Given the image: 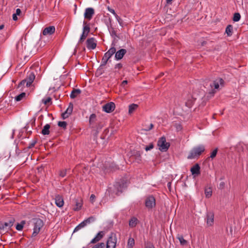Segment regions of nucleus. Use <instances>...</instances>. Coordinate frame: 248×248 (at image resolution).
Returning <instances> with one entry per match:
<instances>
[{
	"instance_id": "3",
	"label": "nucleus",
	"mask_w": 248,
	"mask_h": 248,
	"mask_svg": "<svg viewBox=\"0 0 248 248\" xmlns=\"http://www.w3.org/2000/svg\"><path fill=\"white\" fill-rule=\"evenodd\" d=\"M33 223V232L32 234V237H35L40 232L41 228L44 226L43 220L40 218H33L32 219Z\"/></svg>"
},
{
	"instance_id": "24",
	"label": "nucleus",
	"mask_w": 248,
	"mask_h": 248,
	"mask_svg": "<svg viewBox=\"0 0 248 248\" xmlns=\"http://www.w3.org/2000/svg\"><path fill=\"white\" fill-rule=\"evenodd\" d=\"M138 219L136 217H132L131 219L129 220V225L131 228L135 227L136 225L137 224Z\"/></svg>"
},
{
	"instance_id": "18",
	"label": "nucleus",
	"mask_w": 248,
	"mask_h": 248,
	"mask_svg": "<svg viewBox=\"0 0 248 248\" xmlns=\"http://www.w3.org/2000/svg\"><path fill=\"white\" fill-rule=\"evenodd\" d=\"M74 203H75V206L73 208L74 211L79 210L82 206V202L80 199H75Z\"/></svg>"
},
{
	"instance_id": "22",
	"label": "nucleus",
	"mask_w": 248,
	"mask_h": 248,
	"mask_svg": "<svg viewBox=\"0 0 248 248\" xmlns=\"http://www.w3.org/2000/svg\"><path fill=\"white\" fill-rule=\"evenodd\" d=\"M50 126L49 124H46L43 127L41 133L43 135H48L50 133L49 128Z\"/></svg>"
},
{
	"instance_id": "12",
	"label": "nucleus",
	"mask_w": 248,
	"mask_h": 248,
	"mask_svg": "<svg viewBox=\"0 0 248 248\" xmlns=\"http://www.w3.org/2000/svg\"><path fill=\"white\" fill-rule=\"evenodd\" d=\"M94 13V11L93 8H88L85 10V12L84 13V17L89 20H90L92 16Z\"/></svg>"
},
{
	"instance_id": "45",
	"label": "nucleus",
	"mask_w": 248,
	"mask_h": 248,
	"mask_svg": "<svg viewBox=\"0 0 248 248\" xmlns=\"http://www.w3.org/2000/svg\"><path fill=\"white\" fill-rule=\"evenodd\" d=\"M51 101V98L50 97H47L46 99H43L42 102L45 104L46 105Z\"/></svg>"
},
{
	"instance_id": "29",
	"label": "nucleus",
	"mask_w": 248,
	"mask_h": 248,
	"mask_svg": "<svg viewBox=\"0 0 248 248\" xmlns=\"http://www.w3.org/2000/svg\"><path fill=\"white\" fill-rule=\"evenodd\" d=\"M86 24H87L86 22L83 21V24L84 26L83 27V30L82 32L88 34L89 32H90V27L88 25H87Z\"/></svg>"
},
{
	"instance_id": "50",
	"label": "nucleus",
	"mask_w": 248,
	"mask_h": 248,
	"mask_svg": "<svg viewBox=\"0 0 248 248\" xmlns=\"http://www.w3.org/2000/svg\"><path fill=\"white\" fill-rule=\"evenodd\" d=\"M34 78H29V81H27L26 82V86L27 87H30L31 83L33 82V80Z\"/></svg>"
},
{
	"instance_id": "14",
	"label": "nucleus",
	"mask_w": 248,
	"mask_h": 248,
	"mask_svg": "<svg viewBox=\"0 0 248 248\" xmlns=\"http://www.w3.org/2000/svg\"><path fill=\"white\" fill-rule=\"evenodd\" d=\"M126 53V50L124 48L121 49L120 50L116 51L115 53V58L117 60H121L123 58L124 56Z\"/></svg>"
},
{
	"instance_id": "63",
	"label": "nucleus",
	"mask_w": 248,
	"mask_h": 248,
	"mask_svg": "<svg viewBox=\"0 0 248 248\" xmlns=\"http://www.w3.org/2000/svg\"><path fill=\"white\" fill-rule=\"evenodd\" d=\"M109 11L112 13L114 15H115V11L113 9H111V10H109Z\"/></svg>"
},
{
	"instance_id": "55",
	"label": "nucleus",
	"mask_w": 248,
	"mask_h": 248,
	"mask_svg": "<svg viewBox=\"0 0 248 248\" xmlns=\"http://www.w3.org/2000/svg\"><path fill=\"white\" fill-rule=\"evenodd\" d=\"M95 199V196L94 194H92L90 196V201L93 202Z\"/></svg>"
},
{
	"instance_id": "11",
	"label": "nucleus",
	"mask_w": 248,
	"mask_h": 248,
	"mask_svg": "<svg viewBox=\"0 0 248 248\" xmlns=\"http://www.w3.org/2000/svg\"><path fill=\"white\" fill-rule=\"evenodd\" d=\"M73 109V104L72 103H70L68 107L65 110V111L62 114V117L63 119H65L69 117V116L72 113Z\"/></svg>"
},
{
	"instance_id": "51",
	"label": "nucleus",
	"mask_w": 248,
	"mask_h": 248,
	"mask_svg": "<svg viewBox=\"0 0 248 248\" xmlns=\"http://www.w3.org/2000/svg\"><path fill=\"white\" fill-rule=\"evenodd\" d=\"M159 76L160 77H162V76L169 77V76H171L170 75V74L168 72H165L160 73V74H159Z\"/></svg>"
},
{
	"instance_id": "5",
	"label": "nucleus",
	"mask_w": 248,
	"mask_h": 248,
	"mask_svg": "<svg viewBox=\"0 0 248 248\" xmlns=\"http://www.w3.org/2000/svg\"><path fill=\"white\" fill-rule=\"evenodd\" d=\"M40 69L39 67H31L29 70H25V72H27V78H35L36 77H39L40 76Z\"/></svg>"
},
{
	"instance_id": "21",
	"label": "nucleus",
	"mask_w": 248,
	"mask_h": 248,
	"mask_svg": "<svg viewBox=\"0 0 248 248\" xmlns=\"http://www.w3.org/2000/svg\"><path fill=\"white\" fill-rule=\"evenodd\" d=\"M15 222L14 218L10 219L8 222H5L3 224L4 226V228H5V230L7 231L8 229H10L14 224Z\"/></svg>"
},
{
	"instance_id": "35",
	"label": "nucleus",
	"mask_w": 248,
	"mask_h": 248,
	"mask_svg": "<svg viewBox=\"0 0 248 248\" xmlns=\"http://www.w3.org/2000/svg\"><path fill=\"white\" fill-rule=\"evenodd\" d=\"M87 224H90L95 220V217L92 216L84 220Z\"/></svg>"
},
{
	"instance_id": "60",
	"label": "nucleus",
	"mask_w": 248,
	"mask_h": 248,
	"mask_svg": "<svg viewBox=\"0 0 248 248\" xmlns=\"http://www.w3.org/2000/svg\"><path fill=\"white\" fill-rule=\"evenodd\" d=\"M127 83V80H124L122 83V86L124 87Z\"/></svg>"
},
{
	"instance_id": "52",
	"label": "nucleus",
	"mask_w": 248,
	"mask_h": 248,
	"mask_svg": "<svg viewBox=\"0 0 248 248\" xmlns=\"http://www.w3.org/2000/svg\"><path fill=\"white\" fill-rule=\"evenodd\" d=\"M3 232H6L5 230V228H4V224L2 223H0V232L1 233Z\"/></svg>"
},
{
	"instance_id": "32",
	"label": "nucleus",
	"mask_w": 248,
	"mask_h": 248,
	"mask_svg": "<svg viewBox=\"0 0 248 248\" xmlns=\"http://www.w3.org/2000/svg\"><path fill=\"white\" fill-rule=\"evenodd\" d=\"M26 95V93H21L19 94V95H17L15 97V100L16 101H21Z\"/></svg>"
},
{
	"instance_id": "46",
	"label": "nucleus",
	"mask_w": 248,
	"mask_h": 248,
	"mask_svg": "<svg viewBox=\"0 0 248 248\" xmlns=\"http://www.w3.org/2000/svg\"><path fill=\"white\" fill-rule=\"evenodd\" d=\"M154 148V144L152 143H150V144L148 146H146L145 147V150L146 151H149L151 149H152Z\"/></svg>"
},
{
	"instance_id": "42",
	"label": "nucleus",
	"mask_w": 248,
	"mask_h": 248,
	"mask_svg": "<svg viewBox=\"0 0 248 248\" xmlns=\"http://www.w3.org/2000/svg\"><path fill=\"white\" fill-rule=\"evenodd\" d=\"M88 34L82 32V35L80 37V38L79 39V43L82 42L85 39V38L87 37V36H88Z\"/></svg>"
},
{
	"instance_id": "34",
	"label": "nucleus",
	"mask_w": 248,
	"mask_h": 248,
	"mask_svg": "<svg viewBox=\"0 0 248 248\" xmlns=\"http://www.w3.org/2000/svg\"><path fill=\"white\" fill-rule=\"evenodd\" d=\"M58 125L64 129H65L66 128L67 126V123L65 121H60L58 122Z\"/></svg>"
},
{
	"instance_id": "58",
	"label": "nucleus",
	"mask_w": 248,
	"mask_h": 248,
	"mask_svg": "<svg viewBox=\"0 0 248 248\" xmlns=\"http://www.w3.org/2000/svg\"><path fill=\"white\" fill-rule=\"evenodd\" d=\"M111 35L112 36L113 35H114L115 36H117V35H116V31L113 29L112 31H111Z\"/></svg>"
},
{
	"instance_id": "37",
	"label": "nucleus",
	"mask_w": 248,
	"mask_h": 248,
	"mask_svg": "<svg viewBox=\"0 0 248 248\" xmlns=\"http://www.w3.org/2000/svg\"><path fill=\"white\" fill-rule=\"evenodd\" d=\"M178 239H179L180 243L182 245H185L187 244V241L184 239L183 237L181 236H179L178 237Z\"/></svg>"
},
{
	"instance_id": "62",
	"label": "nucleus",
	"mask_w": 248,
	"mask_h": 248,
	"mask_svg": "<svg viewBox=\"0 0 248 248\" xmlns=\"http://www.w3.org/2000/svg\"><path fill=\"white\" fill-rule=\"evenodd\" d=\"M146 248H155L153 245H150L146 247Z\"/></svg>"
},
{
	"instance_id": "64",
	"label": "nucleus",
	"mask_w": 248,
	"mask_h": 248,
	"mask_svg": "<svg viewBox=\"0 0 248 248\" xmlns=\"http://www.w3.org/2000/svg\"><path fill=\"white\" fill-rule=\"evenodd\" d=\"M186 105L188 107H190V105L189 104V103L188 102H186Z\"/></svg>"
},
{
	"instance_id": "17",
	"label": "nucleus",
	"mask_w": 248,
	"mask_h": 248,
	"mask_svg": "<svg viewBox=\"0 0 248 248\" xmlns=\"http://www.w3.org/2000/svg\"><path fill=\"white\" fill-rule=\"evenodd\" d=\"M104 235V232L103 231L99 232L95 236V237L93 238L90 243L94 244L100 241L103 237Z\"/></svg>"
},
{
	"instance_id": "1",
	"label": "nucleus",
	"mask_w": 248,
	"mask_h": 248,
	"mask_svg": "<svg viewBox=\"0 0 248 248\" xmlns=\"http://www.w3.org/2000/svg\"><path fill=\"white\" fill-rule=\"evenodd\" d=\"M224 86V80L223 78H216V80L210 83V89L209 92L206 93V96L208 99H210L214 96L215 94L219 89V87Z\"/></svg>"
},
{
	"instance_id": "61",
	"label": "nucleus",
	"mask_w": 248,
	"mask_h": 248,
	"mask_svg": "<svg viewBox=\"0 0 248 248\" xmlns=\"http://www.w3.org/2000/svg\"><path fill=\"white\" fill-rule=\"evenodd\" d=\"M13 19L14 20H16L17 19V15L16 14L13 15Z\"/></svg>"
},
{
	"instance_id": "9",
	"label": "nucleus",
	"mask_w": 248,
	"mask_h": 248,
	"mask_svg": "<svg viewBox=\"0 0 248 248\" xmlns=\"http://www.w3.org/2000/svg\"><path fill=\"white\" fill-rule=\"evenodd\" d=\"M146 207L148 209H152L155 205V200L153 196L148 197L145 202Z\"/></svg>"
},
{
	"instance_id": "48",
	"label": "nucleus",
	"mask_w": 248,
	"mask_h": 248,
	"mask_svg": "<svg viewBox=\"0 0 248 248\" xmlns=\"http://www.w3.org/2000/svg\"><path fill=\"white\" fill-rule=\"evenodd\" d=\"M174 126L178 131H180L182 129V125L180 124L176 123Z\"/></svg>"
},
{
	"instance_id": "41",
	"label": "nucleus",
	"mask_w": 248,
	"mask_h": 248,
	"mask_svg": "<svg viewBox=\"0 0 248 248\" xmlns=\"http://www.w3.org/2000/svg\"><path fill=\"white\" fill-rule=\"evenodd\" d=\"M136 160L137 162L140 163L141 160V157L139 152H137L135 155Z\"/></svg>"
},
{
	"instance_id": "15",
	"label": "nucleus",
	"mask_w": 248,
	"mask_h": 248,
	"mask_svg": "<svg viewBox=\"0 0 248 248\" xmlns=\"http://www.w3.org/2000/svg\"><path fill=\"white\" fill-rule=\"evenodd\" d=\"M55 28L54 26H49L46 28L43 31V34L44 35H51L55 32Z\"/></svg>"
},
{
	"instance_id": "28",
	"label": "nucleus",
	"mask_w": 248,
	"mask_h": 248,
	"mask_svg": "<svg viewBox=\"0 0 248 248\" xmlns=\"http://www.w3.org/2000/svg\"><path fill=\"white\" fill-rule=\"evenodd\" d=\"M138 107V105L135 104H132L129 106V113L131 114Z\"/></svg>"
},
{
	"instance_id": "43",
	"label": "nucleus",
	"mask_w": 248,
	"mask_h": 248,
	"mask_svg": "<svg viewBox=\"0 0 248 248\" xmlns=\"http://www.w3.org/2000/svg\"><path fill=\"white\" fill-rule=\"evenodd\" d=\"M54 83H56V84H55V86L52 87V89L55 90L59 89L61 85V82L57 83V81H56L55 79H54Z\"/></svg>"
},
{
	"instance_id": "30",
	"label": "nucleus",
	"mask_w": 248,
	"mask_h": 248,
	"mask_svg": "<svg viewBox=\"0 0 248 248\" xmlns=\"http://www.w3.org/2000/svg\"><path fill=\"white\" fill-rule=\"evenodd\" d=\"M232 26L231 25H228L226 29V33L228 36H231L232 34Z\"/></svg>"
},
{
	"instance_id": "31",
	"label": "nucleus",
	"mask_w": 248,
	"mask_h": 248,
	"mask_svg": "<svg viewBox=\"0 0 248 248\" xmlns=\"http://www.w3.org/2000/svg\"><path fill=\"white\" fill-rule=\"evenodd\" d=\"M96 119V116L95 114H92L90 115L89 118V123L91 124H93Z\"/></svg>"
},
{
	"instance_id": "2",
	"label": "nucleus",
	"mask_w": 248,
	"mask_h": 248,
	"mask_svg": "<svg viewBox=\"0 0 248 248\" xmlns=\"http://www.w3.org/2000/svg\"><path fill=\"white\" fill-rule=\"evenodd\" d=\"M205 151V147L203 145H200L194 147L189 152L187 156V158L192 159L199 157Z\"/></svg>"
},
{
	"instance_id": "23",
	"label": "nucleus",
	"mask_w": 248,
	"mask_h": 248,
	"mask_svg": "<svg viewBox=\"0 0 248 248\" xmlns=\"http://www.w3.org/2000/svg\"><path fill=\"white\" fill-rule=\"evenodd\" d=\"M81 93V90L79 89H74L70 94V97L74 99L78 96Z\"/></svg>"
},
{
	"instance_id": "26",
	"label": "nucleus",
	"mask_w": 248,
	"mask_h": 248,
	"mask_svg": "<svg viewBox=\"0 0 248 248\" xmlns=\"http://www.w3.org/2000/svg\"><path fill=\"white\" fill-rule=\"evenodd\" d=\"M135 245L134 239L131 237L129 238L127 241V248H133Z\"/></svg>"
},
{
	"instance_id": "36",
	"label": "nucleus",
	"mask_w": 248,
	"mask_h": 248,
	"mask_svg": "<svg viewBox=\"0 0 248 248\" xmlns=\"http://www.w3.org/2000/svg\"><path fill=\"white\" fill-rule=\"evenodd\" d=\"M105 247L104 243H99L93 246L92 248H104Z\"/></svg>"
},
{
	"instance_id": "8",
	"label": "nucleus",
	"mask_w": 248,
	"mask_h": 248,
	"mask_svg": "<svg viewBox=\"0 0 248 248\" xmlns=\"http://www.w3.org/2000/svg\"><path fill=\"white\" fill-rule=\"evenodd\" d=\"M159 149L161 151H166L170 147V143L167 142L165 137H161L157 142Z\"/></svg>"
},
{
	"instance_id": "10",
	"label": "nucleus",
	"mask_w": 248,
	"mask_h": 248,
	"mask_svg": "<svg viewBox=\"0 0 248 248\" xmlns=\"http://www.w3.org/2000/svg\"><path fill=\"white\" fill-rule=\"evenodd\" d=\"M115 108V104L113 102H109L103 106V110L107 113H110L114 110Z\"/></svg>"
},
{
	"instance_id": "13",
	"label": "nucleus",
	"mask_w": 248,
	"mask_h": 248,
	"mask_svg": "<svg viewBox=\"0 0 248 248\" xmlns=\"http://www.w3.org/2000/svg\"><path fill=\"white\" fill-rule=\"evenodd\" d=\"M55 204L59 207H62L63 206L64 201L62 196L57 195L55 196Z\"/></svg>"
},
{
	"instance_id": "6",
	"label": "nucleus",
	"mask_w": 248,
	"mask_h": 248,
	"mask_svg": "<svg viewBox=\"0 0 248 248\" xmlns=\"http://www.w3.org/2000/svg\"><path fill=\"white\" fill-rule=\"evenodd\" d=\"M117 240L116 234L111 232L108 239L106 248H115Z\"/></svg>"
},
{
	"instance_id": "47",
	"label": "nucleus",
	"mask_w": 248,
	"mask_h": 248,
	"mask_svg": "<svg viewBox=\"0 0 248 248\" xmlns=\"http://www.w3.org/2000/svg\"><path fill=\"white\" fill-rule=\"evenodd\" d=\"M26 79H24L23 80H22L18 85V86H17V88H22V86H23L25 84H26Z\"/></svg>"
},
{
	"instance_id": "57",
	"label": "nucleus",
	"mask_w": 248,
	"mask_h": 248,
	"mask_svg": "<svg viewBox=\"0 0 248 248\" xmlns=\"http://www.w3.org/2000/svg\"><path fill=\"white\" fill-rule=\"evenodd\" d=\"M80 225L81 227L82 228H83V227H84L85 226H86L87 224H86V223L85 222V220L83 221L82 222H81L80 223Z\"/></svg>"
},
{
	"instance_id": "27",
	"label": "nucleus",
	"mask_w": 248,
	"mask_h": 248,
	"mask_svg": "<svg viewBox=\"0 0 248 248\" xmlns=\"http://www.w3.org/2000/svg\"><path fill=\"white\" fill-rule=\"evenodd\" d=\"M26 223V221L25 220H22L20 222V223H17L16 225V228L17 231H21L22 230L24 225Z\"/></svg>"
},
{
	"instance_id": "7",
	"label": "nucleus",
	"mask_w": 248,
	"mask_h": 248,
	"mask_svg": "<svg viewBox=\"0 0 248 248\" xmlns=\"http://www.w3.org/2000/svg\"><path fill=\"white\" fill-rule=\"evenodd\" d=\"M114 187L117 191L116 194H119V193H121L126 188V182L124 179L120 180V181L116 182L114 185Z\"/></svg>"
},
{
	"instance_id": "44",
	"label": "nucleus",
	"mask_w": 248,
	"mask_h": 248,
	"mask_svg": "<svg viewBox=\"0 0 248 248\" xmlns=\"http://www.w3.org/2000/svg\"><path fill=\"white\" fill-rule=\"evenodd\" d=\"M217 148H216L211 153L210 157L212 159L214 158V157H215L217 155Z\"/></svg>"
},
{
	"instance_id": "4",
	"label": "nucleus",
	"mask_w": 248,
	"mask_h": 248,
	"mask_svg": "<svg viewBox=\"0 0 248 248\" xmlns=\"http://www.w3.org/2000/svg\"><path fill=\"white\" fill-rule=\"evenodd\" d=\"M113 46H112L104 55L102 59L101 66H104L107 63V62L110 58L116 52V48H115V44H112Z\"/></svg>"
},
{
	"instance_id": "53",
	"label": "nucleus",
	"mask_w": 248,
	"mask_h": 248,
	"mask_svg": "<svg viewBox=\"0 0 248 248\" xmlns=\"http://www.w3.org/2000/svg\"><path fill=\"white\" fill-rule=\"evenodd\" d=\"M82 229L80 224H79L74 229V232H77Z\"/></svg>"
},
{
	"instance_id": "16",
	"label": "nucleus",
	"mask_w": 248,
	"mask_h": 248,
	"mask_svg": "<svg viewBox=\"0 0 248 248\" xmlns=\"http://www.w3.org/2000/svg\"><path fill=\"white\" fill-rule=\"evenodd\" d=\"M87 47L89 49H94L96 46V44L93 38L88 39L87 41Z\"/></svg>"
},
{
	"instance_id": "49",
	"label": "nucleus",
	"mask_w": 248,
	"mask_h": 248,
	"mask_svg": "<svg viewBox=\"0 0 248 248\" xmlns=\"http://www.w3.org/2000/svg\"><path fill=\"white\" fill-rule=\"evenodd\" d=\"M36 143V140H32L31 143H29V146L28 147V148L31 149V148H32L33 147H34V146L35 145Z\"/></svg>"
},
{
	"instance_id": "39",
	"label": "nucleus",
	"mask_w": 248,
	"mask_h": 248,
	"mask_svg": "<svg viewBox=\"0 0 248 248\" xmlns=\"http://www.w3.org/2000/svg\"><path fill=\"white\" fill-rule=\"evenodd\" d=\"M66 170H60L59 172V175L62 177H64L66 175Z\"/></svg>"
},
{
	"instance_id": "25",
	"label": "nucleus",
	"mask_w": 248,
	"mask_h": 248,
	"mask_svg": "<svg viewBox=\"0 0 248 248\" xmlns=\"http://www.w3.org/2000/svg\"><path fill=\"white\" fill-rule=\"evenodd\" d=\"M204 193L205 197L207 198L211 197L212 195V189L211 187H206L204 190Z\"/></svg>"
},
{
	"instance_id": "33",
	"label": "nucleus",
	"mask_w": 248,
	"mask_h": 248,
	"mask_svg": "<svg viewBox=\"0 0 248 248\" xmlns=\"http://www.w3.org/2000/svg\"><path fill=\"white\" fill-rule=\"evenodd\" d=\"M241 17V16L239 13H235L233 15V20L234 22L238 21Z\"/></svg>"
},
{
	"instance_id": "38",
	"label": "nucleus",
	"mask_w": 248,
	"mask_h": 248,
	"mask_svg": "<svg viewBox=\"0 0 248 248\" xmlns=\"http://www.w3.org/2000/svg\"><path fill=\"white\" fill-rule=\"evenodd\" d=\"M102 66H101V65H100V67H99V68H98L96 71V73H95V76L96 77H99L102 74V72L103 71V69H102V68L101 67Z\"/></svg>"
},
{
	"instance_id": "19",
	"label": "nucleus",
	"mask_w": 248,
	"mask_h": 248,
	"mask_svg": "<svg viewBox=\"0 0 248 248\" xmlns=\"http://www.w3.org/2000/svg\"><path fill=\"white\" fill-rule=\"evenodd\" d=\"M214 222V214L212 213H208L206 215V223L208 225L211 226Z\"/></svg>"
},
{
	"instance_id": "59",
	"label": "nucleus",
	"mask_w": 248,
	"mask_h": 248,
	"mask_svg": "<svg viewBox=\"0 0 248 248\" xmlns=\"http://www.w3.org/2000/svg\"><path fill=\"white\" fill-rule=\"evenodd\" d=\"M21 13V10L19 9H17L16 10V15H19Z\"/></svg>"
},
{
	"instance_id": "56",
	"label": "nucleus",
	"mask_w": 248,
	"mask_h": 248,
	"mask_svg": "<svg viewBox=\"0 0 248 248\" xmlns=\"http://www.w3.org/2000/svg\"><path fill=\"white\" fill-rule=\"evenodd\" d=\"M80 225L81 227L82 228H83V227H84L85 226H86L87 224H86V223L85 222V220L83 221L82 222H81L80 223Z\"/></svg>"
},
{
	"instance_id": "40",
	"label": "nucleus",
	"mask_w": 248,
	"mask_h": 248,
	"mask_svg": "<svg viewBox=\"0 0 248 248\" xmlns=\"http://www.w3.org/2000/svg\"><path fill=\"white\" fill-rule=\"evenodd\" d=\"M153 127L154 125L153 124H150L149 125L146 124L145 125V128L143 129V130L144 131H148L152 129L153 128Z\"/></svg>"
},
{
	"instance_id": "54",
	"label": "nucleus",
	"mask_w": 248,
	"mask_h": 248,
	"mask_svg": "<svg viewBox=\"0 0 248 248\" xmlns=\"http://www.w3.org/2000/svg\"><path fill=\"white\" fill-rule=\"evenodd\" d=\"M225 183L224 182H222L219 184V188L220 189H223L225 186Z\"/></svg>"
},
{
	"instance_id": "20",
	"label": "nucleus",
	"mask_w": 248,
	"mask_h": 248,
	"mask_svg": "<svg viewBox=\"0 0 248 248\" xmlns=\"http://www.w3.org/2000/svg\"><path fill=\"white\" fill-rule=\"evenodd\" d=\"M190 171L193 175H198L200 173V167L198 164L194 165L190 169Z\"/></svg>"
}]
</instances>
